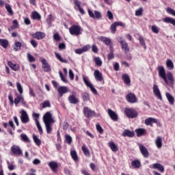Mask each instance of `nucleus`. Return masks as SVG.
<instances>
[{
    "label": "nucleus",
    "instance_id": "338daca9",
    "mask_svg": "<svg viewBox=\"0 0 175 175\" xmlns=\"http://www.w3.org/2000/svg\"><path fill=\"white\" fill-rule=\"evenodd\" d=\"M96 129L99 133H103V129H102V126H100L99 124H96Z\"/></svg>",
    "mask_w": 175,
    "mask_h": 175
},
{
    "label": "nucleus",
    "instance_id": "58836bf2",
    "mask_svg": "<svg viewBox=\"0 0 175 175\" xmlns=\"http://www.w3.org/2000/svg\"><path fill=\"white\" fill-rule=\"evenodd\" d=\"M55 57L60 61V62H64V64L68 63V60L64 59L62 57L61 55L58 54L57 52L55 53Z\"/></svg>",
    "mask_w": 175,
    "mask_h": 175
},
{
    "label": "nucleus",
    "instance_id": "2f4dec72",
    "mask_svg": "<svg viewBox=\"0 0 175 175\" xmlns=\"http://www.w3.org/2000/svg\"><path fill=\"white\" fill-rule=\"evenodd\" d=\"M110 53L108 54V59H113L114 58V50L113 46H109Z\"/></svg>",
    "mask_w": 175,
    "mask_h": 175
},
{
    "label": "nucleus",
    "instance_id": "39448f33",
    "mask_svg": "<svg viewBox=\"0 0 175 175\" xmlns=\"http://www.w3.org/2000/svg\"><path fill=\"white\" fill-rule=\"evenodd\" d=\"M119 43L122 47V50L124 51L125 54H128V53H129V46L128 45V42H126V40H124L122 37H120Z\"/></svg>",
    "mask_w": 175,
    "mask_h": 175
},
{
    "label": "nucleus",
    "instance_id": "052dcab7",
    "mask_svg": "<svg viewBox=\"0 0 175 175\" xmlns=\"http://www.w3.org/2000/svg\"><path fill=\"white\" fill-rule=\"evenodd\" d=\"M83 99L85 102L87 100H90V94H88V93H83Z\"/></svg>",
    "mask_w": 175,
    "mask_h": 175
},
{
    "label": "nucleus",
    "instance_id": "9b49d317",
    "mask_svg": "<svg viewBox=\"0 0 175 175\" xmlns=\"http://www.w3.org/2000/svg\"><path fill=\"white\" fill-rule=\"evenodd\" d=\"M69 92V88L66 86H60L57 88V92L59 94V98H62L64 94H68Z\"/></svg>",
    "mask_w": 175,
    "mask_h": 175
},
{
    "label": "nucleus",
    "instance_id": "423d86ee",
    "mask_svg": "<svg viewBox=\"0 0 175 175\" xmlns=\"http://www.w3.org/2000/svg\"><path fill=\"white\" fill-rule=\"evenodd\" d=\"M21 121L23 124H28L29 122V116H28V113L24 109L21 111Z\"/></svg>",
    "mask_w": 175,
    "mask_h": 175
},
{
    "label": "nucleus",
    "instance_id": "680f3d73",
    "mask_svg": "<svg viewBox=\"0 0 175 175\" xmlns=\"http://www.w3.org/2000/svg\"><path fill=\"white\" fill-rule=\"evenodd\" d=\"M8 99L10 106H13V103H14V101H13V95H12V94H9Z\"/></svg>",
    "mask_w": 175,
    "mask_h": 175
},
{
    "label": "nucleus",
    "instance_id": "ea45409f",
    "mask_svg": "<svg viewBox=\"0 0 175 175\" xmlns=\"http://www.w3.org/2000/svg\"><path fill=\"white\" fill-rule=\"evenodd\" d=\"M94 62L96 64V65H97V66H102V59H100V57H94Z\"/></svg>",
    "mask_w": 175,
    "mask_h": 175
},
{
    "label": "nucleus",
    "instance_id": "8fccbe9b",
    "mask_svg": "<svg viewBox=\"0 0 175 175\" xmlns=\"http://www.w3.org/2000/svg\"><path fill=\"white\" fill-rule=\"evenodd\" d=\"M65 140H66V143H67V144H72V137H70V135H66Z\"/></svg>",
    "mask_w": 175,
    "mask_h": 175
},
{
    "label": "nucleus",
    "instance_id": "0e129e2a",
    "mask_svg": "<svg viewBox=\"0 0 175 175\" xmlns=\"http://www.w3.org/2000/svg\"><path fill=\"white\" fill-rule=\"evenodd\" d=\"M88 12L91 18L95 19V14H94V12L91 10L88 9Z\"/></svg>",
    "mask_w": 175,
    "mask_h": 175
},
{
    "label": "nucleus",
    "instance_id": "a211bd4d",
    "mask_svg": "<svg viewBox=\"0 0 175 175\" xmlns=\"http://www.w3.org/2000/svg\"><path fill=\"white\" fill-rule=\"evenodd\" d=\"M122 79L126 85H131V77H129V75L128 74H123L122 75Z\"/></svg>",
    "mask_w": 175,
    "mask_h": 175
},
{
    "label": "nucleus",
    "instance_id": "393cba45",
    "mask_svg": "<svg viewBox=\"0 0 175 175\" xmlns=\"http://www.w3.org/2000/svg\"><path fill=\"white\" fill-rule=\"evenodd\" d=\"M74 3L75 6H77L81 14H85V12H84V10L81 8V5H80V1L78 0H74Z\"/></svg>",
    "mask_w": 175,
    "mask_h": 175
},
{
    "label": "nucleus",
    "instance_id": "13d9d810",
    "mask_svg": "<svg viewBox=\"0 0 175 175\" xmlns=\"http://www.w3.org/2000/svg\"><path fill=\"white\" fill-rule=\"evenodd\" d=\"M107 17H108L109 20H113V18H114V16H113V13L111 12V11H107Z\"/></svg>",
    "mask_w": 175,
    "mask_h": 175
},
{
    "label": "nucleus",
    "instance_id": "e2e57ef3",
    "mask_svg": "<svg viewBox=\"0 0 175 175\" xmlns=\"http://www.w3.org/2000/svg\"><path fill=\"white\" fill-rule=\"evenodd\" d=\"M68 75L70 80L75 79V74H73V71L72 70V69L69 70Z\"/></svg>",
    "mask_w": 175,
    "mask_h": 175
},
{
    "label": "nucleus",
    "instance_id": "79ce46f5",
    "mask_svg": "<svg viewBox=\"0 0 175 175\" xmlns=\"http://www.w3.org/2000/svg\"><path fill=\"white\" fill-rule=\"evenodd\" d=\"M21 42H15V47H14V51H18L19 50H21Z\"/></svg>",
    "mask_w": 175,
    "mask_h": 175
},
{
    "label": "nucleus",
    "instance_id": "0eeeda50",
    "mask_svg": "<svg viewBox=\"0 0 175 175\" xmlns=\"http://www.w3.org/2000/svg\"><path fill=\"white\" fill-rule=\"evenodd\" d=\"M137 144L139 146L140 152L142 155H143L144 158H148V157H150V152H148V150L147 149V148H146V146H144L142 144Z\"/></svg>",
    "mask_w": 175,
    "mask_h": 175
},
{
    "label": "nucleus",
    "instance_id": "bb28decb",
    "mask_svg": "<svg viewBox=\"0 0 175 175\" xmlns=\"http://www.w3.org/2000/svg\"><path fill=\"white\" fill-rule=\"evenodd\" d=\"M163 21H164V23L172 24V25H174V27H175V19L173 18L165 17L163 19Z\"/></svg>",
    "mask_w": 175,
    "mask_h": 175
},
{
    "label": "nucleus",
    "instance_id": "72a5a7b5",
    "mask_svg": "<svg viewBox=\"0 0 175 175\" xmlns=\"http://www.w3.org/2000/svg\"><path fill=\"white\" fill-rule=\"evenodd\" d=\"M155 143L157 148H161V147H162V137H158L156 139Z\"/></svg>",
    "mask_w": 175,
    "mask_h": 175
},
{
    "label": "nucleus",
    "instance_id": "2eb2a0df",
    "mask_svg": "<svg viewBox=\"0 0 175 175\" xmlns=\"http://www.w3.org/2000/svg\"><path fill=\"white\" fill-rule=\"evenodd\" d=\"M42 69L44 72H50L51 70V68L50 67V64L47 63V60L45 59H43L42 60Z\"/></svg>",
    "mask_w": 175,
    "mask_h": 175
},
{
    "label": "nucleus",
    "instance_id": "5fc2aeb1",
    "mask_svg": "<svg viewBox=\"0 0 175 175\" xmlns=\"http://www.w3.org/2000/svg\"><path fill=\"white\" fill-rule=\"evenodd\" d=\"M51 105L50 104V101L46 100L42 104V109H46V107H51Z\"/></svg>",
    "mask_w": 175,
    "mask_h": 175
},
{
    "label": "nucleus",
    "instance_id": "c756f323",
    "mask_svg": "<svg viewBox=\"0 0 175 175\" xmlns=\"http://www.w3.org/2000/svg\"><path fill=\"white\" fill-rule=\"evenodd\" d=\"M8 64L9 66L12 68V70H14L15 72H17V70L20 69V66H18V65L12 64V62H8Z\"/></svg>",
    "mask_w": 175,
    "mask_h": 175
},
{
    "label": "nucleus",
    "instance_id": "a18cd8bd",
    "mask_svg": "<svg viewBox=\"0 0 175 175\" xmlns=\"http://www.w3.org/2000/svg\"><path fill=\"white\" fill-rule=\"evenodd\" d=\"M36 126L38 129V132H40V135H42V133H43V129H42V126L40 125L39 120H38V119H36Z\"/></svg>",
    "mask_w": 175,
    "mask_h": 175
},
{
    "label": "nucleus",
    "instance_id": "4c0bfd02",
    "mask_svg": "<svg viewBox=\"0 0 175 175\" xmlns=\"http://www.w3.org/2000/svg\"><path fill=\"white\" fill-rule=\"evenodd\" d=\"M33 140L37 146H40V144H42V141H40V139H39L38 136H36V135H33Z\"/></svg>",
    "mask_w": 175,
    "mask_h": 175
},
{
    "label": "nucleus",
    "instance_id": "7ed1b4c3",
    "mask_svg": "<svg viewBox=\"0 0 175 175\" xmlns=\"http://www.w3.org/2000/svg\"><path fill=\"white\" fill-rule=\"evenodd\" d=\"M70 35L75 36H79L83 33V28L80 25H73L69 28Z\"/></svg>",
    "mask_w": 175,
    "mask_h": 175
},
{
    "label": "nucleus",
    "instance_id": "603ef678",
    "mask_svg": "<svg viewBox=\"0 0 175 175\" xmlns=\"http://www.w3.org/2000/svg\"><path fill=\"white\" fill-rule=\"evenodd\" d=\"M94 17L97 20H99V18H102V14L99 11H94Z\"/></svg>",
    "mask_w": 175,
    "mask_h": 175
},
{
    "label": "nucleus",
    "instance_id": "6ab92c4d",
    "mask_svg": "<svg viewBox=\"0 0 175 175\" xmlns=\"http://www.w3.org/2000/svg\"><path fill=\"white\" fill-rule=\"evenodd\" d=\"M152 169H157V170H159V172H161V173L165 172V167L163 165L159 163L152 164Z\"/></svg>",
    "mask_w": 175,
    "mask_h": 175
},
{
    "label": "nucleus",
    "instance_id": "09e8293b",
    "mask_svg": "<svg viewBox=\"0 0 175 175\" xmlns=\"http://www.w3.org/2000/svg\"><path fill=\"white\" fill-rule=\"evenodd\" d=\"M21 100H24V98H23L21 96H18L14 100V103L16 105H18Z\"/></svg>",
    "mask_w": 175,
    "mask_h": 175
},
{
    "label": "nucleus",
    "instance_id": "dca6fc26",
    "mask_svg": "<svg viewBox=\"0 0 175 175\" xmlns=\"http://www.w3.org/2000/svg\"><path fill=\"white\" fill-rule=\"evenodd\" d=\"M108 114L113 121H118V115L113 110L108 109Z\"/></svg>",
    "mask_w": 175,
    "mask_h": 175
},
{
    "label": "nucleus",
    "instance_id": "5701e85b",
    "mask_svg": "<svg viewBox=\"0 0 175 175\" xmlns=\"http://www.w3.org/2000/svg\"><path fill=\"white\" fill-rule=\"evenodd\" d=\"M165 96L170 103V105H174V97L169 92L165 93Z\"/></svg>",
    "mask_w": 175,
    "mask_h": 175
},
{
    "label": "nucleus",
    "instance_id": "cd10ccee",
    "mask_svg": "<svg viewBox=\"0 0 175 175\" xmlns=\"http://www.w3.org/2000/svg\"><path fill=\"white\" fill-rule=\"evenodd\" d=\"M100 40L101 42H103V43H105V44H107V46H109V44H110V43H111V40H110L108 38L103 37V36H101L100 38Z\"/></svg>",
    "mask_w": 175,
    "mask_h": 175
},
{
    "label": "nucleus",
    "instance_id": "4468645a",
    "mask_svg": "<svg viewBox=\"0 0 175 175\" xmlns=\"http://www.w3.org/2000/svg\"><path fill=\"white\" fill-rule=\"evenodd\" d=\"M75 95H76V92H72V95L68 96V102L72 105H77V103H79V99H77Z\"/></svg>",
    "mask_w": 175,
    "mask_h": 175
},
{
    "label": "nucleus",
    "instance_id": "f257e3e1",
    "mask_svg": "<svg viewBox=\"0 0 175 175\" xmlns=\"http://www.w3.org/2000/svg\"><path fill=\"white\" fill-rule=\"evenodd\" d=\"M157 70H159V76L161 77L167 85H170L173 87L174 85V78H173V74L172 72L167 73L165 70V67L163 66H159L157 67Z\"/></svg>",
    "mask_w": 175,
    "mask_h": 175
},
{
    "label": "nucleus",
    "instance_id": "864d4df0",
    "mask_svg": "<svg viewBox=\"0 0 175 175\" xmlns=\"http://www.w3.org/2000/svg\"><path fill=\"white\" fill-rule=\"evenodd\" d=\"M152 31L154 33H159V28L157 27V25H152Z\"/></svg>",
    "mask_w": 175,
    "mask_h": 175
},
{
    "label": "nucleus",
    "instance_id": "bf43d9fd",
    "mask_svg": "<svg viewBox=\"0 0 175 175\" xmlns=\"http://www.w3.org/2000/svg\"><path fill=\"white\" fill-rule=\"evenodd\" d=\"M167 12L175 17V10L171 8H167Z\"/></svg>",
    "mask_w": 175,
    "mask_h": 175
},
{
    "label": "nucleus",
    "instance_id": "20e7f679",
    "mask_svg": "<svg viewBox=\"0 0 175 175\" xmlns=\"http://www.w3.org/2000/svg\"><path fill=\"white\" fill-rule=\"evenodd\" d=\"M124 113L129 118H136L139 114L136 110L129 108H126Z\"/></svg>",
    "mask_w": 175,
    "mask_h": 175
},
{
    "label": "nucleus",
    "instance_id": "c9c22d12",
    "mask_svg": "<svg viewBox=\"0 0 175 175\" xmlns=\"http://www.w3.org/2000/svg\"><path fill=\"white\" fill-rule=\"evenodd\" d=\"M33 20H40L42 18V16H40V14L38 13L37 12H34L31 14Z\"/></svg>",
    "mask_w": 175,
    "mask_h": 175
},
{
    "label": "nucleus",
    "instance_id": "6e6552de",
    "mask_svg": "<svg viewBox=\"0 0 175 175\" xmlns=\"http://www.w3.org/2000/svg\"><path fill=\"white\" fill-rule=\"evenodd\" d=\"M11 152L14 155H18L19 157L23 155V150L21 148L17 145H14L11 147Z\"/></svg>",
    "mask_w": 175,
    "mask_h": 175
},
{
    "label": "nucleus",
    "instance_id": "f8f14e48",
    "mask_svg": "<svg viewBox=\"0 0 175 175\" xmlns=\"http://www.w3.org/2000/svg\"><path fill=\"white\" fill-rule=\"evenodd\" d=\"M153 94L158 98V99L162 100V95L161 94V91L157 84L153 85Z\"/></svg>",
    "mask_w": 175,
    "mask_h": 175
},
{
    "label": "nucleus",
    "instance_id": "3c124183",
    "mask_svg": "<svg viewBox=\"0 0 175 175\" xmlns=\"http://www.w3.org/2000/svg\"><path fill=\"white\" fill-rule=\"evenodd\" d=\"M117 25L115 23H113L110 27L111 33H116V31H117Z\"/></svg>",
    "mask_w": 175,
    "mask_h": 175
},
{
    "label": "nucleus",
    "instance_id": "a19ab883",
    "mask_svg": "<svg viewBox=\"0 0 175 175\" xmlns=\"http://www.w3.org/2000/svg\"><path fill=\"white\" fill-rule=\"evenodd\" d=\"M83 80L85 84V85H87V87H89V88H90V87L93 86L92 83L88 81V79L85 77H83Z\"/></svg>",
    "mask_w": 175,
    "mask_h": 175
},
{
    "label": "nucleus",
    "instance_id": "37998d69",
    "mask_svg": "<svg viewBox=\"0 0 175 175\" xmlns=\"http://www.w3.org/2000/svg\"><path fill=\"white\" fill-rule=\"evenodd\" d=\"M5 9L11 16H13V10H12V7L10 6V4L9 3H5Z\"/></svg>",
    "mask_w": 175,
    "mask_h": 175
},
{
    "label": "nucleus",
    "instance_id": "412c9836",
    "mask_svg": "<svg viewBox=\"0 0 175 175\" xmlns=\"http://www.w3.org/2000/svg\"><path fill=\"white\" fill-rule=\"evenodd\" d=\"M157 120L153 118H148L145 120L146 125H152L153 124H157Z\"/></svg>",
    "mask_w": 175,
    "mask_h": 175
},
{
    "label": "nucleus",
    "instance_id": "de8ad7c7",
    "mask_svg": "<svg viewBox=\"0 0 175 175\" xmlns=\"http://www.w3.org/2000/svg\"><path fill=\"white\" fill-rule=\"evenodd\" d=\"M16 88L17 90L19 92V94H23V85H21V83L20 82H16Z\"/></svg>",
    "mask_w": 175,
    "mask_h": 175
},
{
    "label": "nucleus",
    "instance_id": "774afa93",
    "mask_svg": "<svg viewBox=\"0 0 175 175\" xmlns=\"http://www.w3.org/2000/svg\"><path fill=\"white\" fill-rule=\"evenodd\" d=\"M65 49H66V45L65 44V43H60L59 44V50H65Z\"/></svg>",
    "mask_w": 175,
    "mask_h": 175
},
{
    "label": "nucleus",
    "instance_id": "9d476101",
    "mask_svg": "<svg viewBox=\"0 0 175 175\" xmlns=\"http://www.w3.org/2000/svg\"><path fill=\"white\" fill-rule=\"evenodd\" d=\"M126 99L129 103H136L137 102V98H136V95L133 93H129L126 96Z\"/></svg>",
    "mask_w": 175,
    "mask_h": 175
},
{
    "label": "nucleus",
    "instance_id": "6e6d98bb",
    "mask_svg": "<svg viewBox=\"0 0 175 175\" xmlns=\"http://www.w3.org/2000/svg\"><path fill=\"white\" fill-rule=\"evenodd\" d=\"M27 59L29 60V62H35L36 61L35 57H33V56H32V55H31L30 53H27Z\"/></svg>",
    "mask_w": 175,
    "mask_h": 175
},
{
    "label": "nucleus",
    "instance_id": "69168bd1",
    "mask_svg": "<svg viewBox=\"0 0 175 175\" xmlns=\"http://www.w3.org/2000/svg\"><path fill=\"white\" fill-rule=\"evenodd\" d=\"M30 43L34 49H36V47H38V42H36V41L35 40H31L30 41Z\"/></svg>",
    "mask_w": 175,
    "mask_h": 175
},
{
    "label": "nucleus",
    "instance_id": "4d7b16f0",
    "mask_svg": "<svg viewBox=\"0 0 175 175\" xmlns=\"http://www.w3.org/2000/svg\"><path fill=\"white\" fill-rule=\"evenodd\" d=\"M53 39L56 42H59L61 40V37H59V34H58L57 33H55L53 34Z\"/></svg>",
    "mask_w": 175,
    "mask_h": 175
},
{
    "label": "nucleus",
    "instance_id": "c85d7f7f",
    "mask_svg": "<svg viewBox=\"0 0 175 175\" xmlns=\"http://www.w3.org/2000/svg\"><path fill=\"white\" fill-rule=\"evenodd\" d=\"M109 146L110 147L111 150L113 151V152H116V151H118V148L117 147V145L114 144L113 142H109Z\"/></svg>",
    "mask_w": 175,
    "mask_h": 175
},
{
    "label": "nucleus",
    "instance_id": "473e14b6",
    "mask_svg": "<svg viewBox=\"0 0 175 175\" xmlns=\"http://www.w3.org/2000/svg\"><path fill=\"white\" fill-rule=\"evenodd\" d=\"M0 44L3 49H6L9 44V42L5 39H0Z\"/></svg>",
    "mask_w": 175,
    "mask_h": 175
},
{
    "label": "nucleus",
    "instance_id": "a878e982",
    "mask_svg": "<svg viewBox=\"0 0 175 175\" xmlns=\"http://www.w3.org/2000/svg\"><path fill=\"white\" fill-rule=\"evenodd\" d=\"M135 133H137V137H140V136H143L144 135H146V129H137L135 130Z\"/></svg>",
    "mask_w": 175,
    "mask_h": 175
},
{
    "label": "nucleus",
    "instance_id": "e433bc0d",
    "mask_svg": "<svg viewBox=\"0 0 175 175\" xmlns=\"http://www.w3.org/2000/svg\"><path fill=\"white\" fill-rule=\"evenodd\" d=\"M70 155L74 161H79V157H77V153L76 150H71Z\"/></svg>",
    "mask_w": 175,
    "mask_h": 175
},
{
    "label": "nucleus",
    "instance_id": "aec40b11",
    "mask_svg": "<svg viewBox=\"0 0 175 175\" xmlns=\"http://www.w3.org/2000/svg\"><path fill=\"white\" fill-rule=\"evenodd\" d=\"M122 136L124 137H133L135 136V132L129 131V130H124Z\"/></svg>",
    "mask_w": 175,
    "mask_h": 175
},
{
    "label": "nucleus",
    "instance_id": "4be33fe9",
    "mask_svg": "<svg viewBox=\"0 0 175 175\" xmlns=\"http://www.w3.org/2000/svg\"><path fill=\"white\" fill-rule=\"evenodd\" d=\"M166 66L169 70H173V69H174L173 61H172L170 59H167L166 61Z\"/></svg>",
    "mask_w": 175,
    "mask_h": 175
},
{
    "label": "nucleus",
    "instance_id": "1a4fd4ad",
    "mask_svg": "<svg viewBox=\"0 0 175 175\" xmlns=\"http://www.w3.org/2000/svg\"><path fill=\"white\" fill-rule=\"evenodd\" d=\"M83 114L87 117V118H92V117H95V111L91 110L88 107H85L83 109Z\"/></svg>",
    "mask_w": 175,
    "mask_h": 175
},
{
    "label": "nucleus",
    "instance_id": "7c9ffc66",
    "mask_svg": "<svg viewBox=\"0 0 175 175\" xmlns=\"http://www.w3.org/2000/svg\"><path fill=\"white\" fill-rule=\"evenodd\" d=\"M142 163L139 160H135L131 162V166H133V167L139 169V167H140Z\"/></svg>",
    "mask_w": 175,
    "mask_h": 175
},
{
    "label": "nucleus",
    "instance_id": "f3484780",
    "mask_svg": "<svg viewBox=\"0 0 175 175\" xmlns=\"http://www.w3.org/2000/svg\"><path fill=\"white\" fill-rule=\"evenodd\" d=\"M94 76L96 81H102L103 80V77L99 70H96L94 72Z\"/></svg>",
    "mask_w": 175,
    "mask_h": 175
},
{
    "label": "nucleus",
    "instance_id": "c03bdc74",
    "mask_svg": "<svg viewBox=\"0 0 175 175\" xmlns=\"http://www.w3.org/2000/svg\"><path fill=\"white\" fill-rule=\"evenodd\" d=\"M135 16L137 17H140V16H143V8L140 7L138 10L135 11Z\"/></svg>",
    "mask_w": 175,
    "mask_h": 175
},
{
    "label": "nucleus",
    "instance_id": "b1692460",
    "mask_svg": "<svg viewBox=\"0 0 175 175\" xmlns=\"http://www.w3.org/2000/svg\"><path fill=\"white\" fill-rule=\"evenodd\" d=\"M49 167H51V169L53 172H55V170H57V169H58V163H57L55 161L49 162Z\"/></svg>",
    "mask_w": 175,
    "mask_h": 175
},
{
    "label": "nucleus",
    "instance_id": "f704fd0d",
    "mask_svg": "<svg viewBox=\"0 0 175 175\" xmlns=\"http://www.w3.org/2000/svg\"><path fill=\"white\" fill-rule=\"evenodd\" d=\"M21 137L23 142H24L25 143H29L30 142L29 138H28V136L26 135L25 133L21 134Z\"/></svg>",
    "mask_w": 175,
    "mask_h": 175
},
{
    "label": "nucleus",
    "instance_id": "f03ea898",
    "mask_svg": "<svg viewBox=\"0 0 175 175\" xmlns=\"http://www.w3.org/2000/svg\"><path fill=\"white\" fill-rule=\"evenodd\" d=\"M43 121L45 124V128L47 133H51L53 128L51 124H53L54 119H53L52 115L50 112H46L43 116Z\"/></svg>",
    "mask_w": 175,
    "mask_h": 175
},
{
    "label": "nucleus",
    "instance_id": "ddd939ff",
    "mask_svg": "<svg viewBox=\"0 0 175 175\" xmlns=\"http://www.w3.org/2000/svg\"><path fill=\"white\" fill-rule=\"evenodd\" d=\"M32 38H33V39H37V40H42V39L46 38V33L42 31H38L36 33L32 34Z\"/></svg>",
    "mask_w": 175,
    "mask_h": 175
},
{
    "label": "nucleus",
    "instance_id": "49530a36",
    "mask_svg": "<svg viewBox=\"0 0 175 175\" xmlns=\"http://www.w3.org/2000/svg\"><path fill=\"white\" fill-rule=\"evenodd\" d=\"M81 150L86 157H90V150H88V148L82 146Z\"/></svg>",
    "mask_w": 175,
    "mask_h": 175
}]
</instances>
